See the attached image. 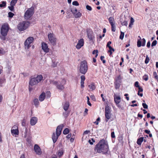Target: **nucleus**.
<instances>
[{
	"label": "nucleus",
	"instance_id": "f257e3e1",
	"mask_svg": "<svg viewBox=\"0 0 158 158\" xmlns=\"http://www.w3.org/2000/svg\"><path fill=\"white\" fill-rule=\"evenodd\" d=\"M95 150L99 153H102L103 154L107 153L109 149L107 142L104 139L100 140L96 145Z\"/></svg>",
	"mask_w": 158,
	"mask_h": 158
},
{
	"label": "nucleus",
	"instance_id": "f03ea898",
	"mask_svg": "<svg viewBox=\"0 0 158 158\" xmlns=\"http://www.w3.org/2000/svg\"><path fill=\"white\" fill-rule=\"evenodd\" d=\"M50 82L51 84L56 85L57 89L62 90L64 89V85L65 84L66 81L64 79H62L58 81H55L53 80H51Z\"/></svg>",
	"mask_w": 158,
	"mask_h": 158
},
{
	"label": "nucleus",
	"instance_id": "7ed1b4c3",
	"mask_svg": "<svg viewBox=\"0 0 158 158\" xmlns=\"http://www.w3.org/2000/svg\"><path fill=\"white\" fill-rule=\"evenodd\" d=\"M88 70V65L87 62L85 60L81 61L80 63L79 71L80 72L85 74L87 72Z\"/></svg>",
	"mask_w": 158,
	"mask_h": 158
},
{
	"label": "nucleus",
	"instance_id": "20e7f679",
	"mask_svg": "<svg viewBox=\"0 0 158 158\" xmlns=\"http://www.w3.org/2000/svg\"><path fill=\"white\" fill-rule=\"evenodd\" d=\"M43 79V77L42 75H38L35 77L31 78L29 82V84L31 86H33L37 84L40 82Z\"/></svg>",
	"mask_w": 158,
	"mask_h": 158
},
{
	"label": "nucleus",
	"instance_id": "39448f33",
	"mask_svg": "<svg viewBox=\"0 0 158 158\" xmlns=\"http://www.w3.org/2000/svg\"><path fill=\"white\" fill-rule=\"evenodd\" d=\"M29 24L30 23L28 21H23L18 24V28L20 31H24L29 26Z\"/></svg>",
	"mask_w": 158,
	"mask_h": 158
},
{
	"label": "nucleus",
	"instance_id": "423d86ee",
	"mask_svg": "<svg viewBox=\"0 0 158 158\" xmlns=\"http://www.w3.org/2000/svg\"><path fill=\"white\" fill-rule=\"evenodd\" d=\"M34 10V7L32 6L28 9L24 14L25 19L27 20L29 19L33 14Z\"/></svg>",
	"mask_w": 158,
	"mask_h": 158
},
{
	"label": "nucleus",
	"instance_id": "0eeeda50",
	"mask_svg": "<svg viewBox=\"0 0 158 158\" xmlns=\"http://www.w3.org/2000/svg\"><path fill=\"white\" fill-rule=\"evenodd\" d=\"M9 31V25L8 24L5 23L2 25L1 28V33L2 35L5 37L7 35Z\"/></svg>",
	"mask_w": 158,
	"mask_h": 158
},
{
	"label": "nucleus",
	"instance_id": "6e6552de",
	"mask_svg": "<svg viewBox=\"0 0 158 158\" xmlns=\"http://www.w3.org/2000/svg\"><path fill=\"white\" fill-rule=\"evenodd\" d=\"M48 38L51 44L53 45L56 44V39L54 34L50 33L48 35Z\"/></svg>",
	"mask_w": 158,
	"mask_h": 158
},
{
	"label": "nucleus",
	"instance_id": "1a4fd4ad",
	"mask_svg": "<svg viewBox=\"0 0 158 158\" xmlns=\"http://www.w3.org/2000/svg\"><path fill=\"white\" fill-rule=\"evenodd\" d=\"M11 133L12 135L15 136V137L18 135L19 133V131L18 129V127L16 125H15L13 127L11 131Z\"/></svg>",
	"mask_w": 158,
	"mask_h": 158
},
{
	"label": "nucleus",
	"instance_id": "9d476101",
	"mask_svg": "<svg viewBox=\"0 0 158 158\" xmlns=\"http://www.w3.org/2000/svg\"><path fill=\"white\" fill-rule=\"evenodd\" d=\"M41 47L42 49L45 52L47 53L49 52V49L48 48L47 44L46 43L42 42L41 43Z\"/></svg>",
	"mask_w": 158,
	"mask_h": 158
},
{
	"label": "nucleus",
	"instance_id": "9b49d317",
	"mask_svg": "<svg viewBox=\"0 0 158 158\" xmlns=\"http://www.w3.org/2000/svg\"><path fill=\"white\" fill-rule=\"evenodd\" d=\"M142 43L140 40H138L137 41V46L138 47H140L141 46H144L145 45L146 40L144 38H143L142 39Z\"/></svg>",
	"mask_w": 158,
	"mask_h": 158
},
{
	"label": "nucleus",
	"instance_id": "f8f14e48",
	"mask_svg": "<svg viewBox=\"0 0 158 158\" xmlns=\"http://www.w3.org/2000/svg\"><path fill=\"white\" fill-rule=\"evenodd\" d=\"M63 127V125L62 124L57 127L56 131V133L58 136H59L60 135Z\"/></svg>",
	"mask_w": 158,
	"mask_h": 158
},
{
	"label": "nucleus",
	"instance_id": "ddd939ff",
	"mask_svg": "<svg viewBox=\"0 0 158 158\" xmlns=\"http://www.w3.org/2000/svg\"><path fill=\"white\" fill-rule=\"evenodd\" d=\"M35 151L36 154L38 155H40L41 153V151L40 148L37 144H35L34 146Z\"/></svg>",
	"mask_w": 158,
	"mask_h": 158
},
{
	"label": "nucleus",
	"instance_id": "4468645a",
	"mask_svg": "<svg viewBox=\"0 0 158 158\" xmlns=\"http://www.w3.org/2000/svg\"><path fill=\"white\" fill-rule=\"evenodd\" d=\"M84 42L83 39H81L78 42V43L76 46V48L77 49H79L81 47L83 46L84 45Z\"/></svg>",
	"mask_w": 158,
	"mask_h": 158
},
{
	"label": "nucleus",
	"instance_id": "2eb2a0df",
	"mask_svg": "<svg viewBox=\"0 0 158 158\" xmlns=\"http://www.w3.org/2000/svg\"><path fill=\"white\" fill-rule=\"evenodd\" d=\"M37 118L36 117H32L30 120V124L31 126L35 125L37 123Z\"/></svg>",
	"mask_w": 158,
	"mask_h": 158
},
{
	"label": "nucleus",
	"instance_id": "dca6fc26",
	"mask_svg": "<svg viewBox=\"0 0 158 158\" xmlns=\"http://www.w3.org/2000/svg\"><path fill=\"white\" fill-rule=\"evenodd\" d=\"M114 99L116 105H118L120 103L121 101V98L120 96H116V95L114 96Z\"/></svg>",
	"mask_w": 158,
	"mask_h": 158
},
{
	"label": "nucleus",
	"instance_id": "f3484780",
	"mask_svg": "<svg viewBox=\"0 0 158 158\" xmlns=\"http://www.w3.org/2000/svg\"><path fill=\"white\" fill-rule=\"evenodd\" d=\"M85 77L84 75H82L81 76V88L84 87V81L85 80Z\"/></svg>",
	"mask_w": 158,
	"mask_h": 158
},
{
	"label": "nucleus",
	"instance_id": "a211bd4d",
	"mask_svg": "<svg viewBox=\"0 0 158 158\" xmlns=\"http://www.w3.org/2000/svg\"><path fill=\"white\" fill-rule=\"evenodd\" d=\"M69 106V102H66L63 104V109L65 111H67Z\"/></svg>",
	"mask_w": 158,
	"mask_h": 158
},
{
	"label": "nucleus",
	"instance_id": "6ab92c4d",
	"mask_svg": "<svg viewBox=\"0 0 158 158\" xmlns=\"http://www.w3.org/2000/svg\"><path fill=\"white\" fill-rule=\"evenodd\" d=\"M59 136H58L57 134L56 135L55 133H53L52 135V139L54 143H55L56 141Z\"/></svg>",
	"mask_w": 158,
	"mask_h": 158
},
{
	"label": "nucleus",
	"instance_id": "aec40b11",
	"mask_svg": "<svg viewBox=\"0 0 158 158\" xmlns=\"http://www.w3.org/2000/svg\"><path fill=\"white\" fill-rule=\"evenodd\" d=\"M45 94L43 92L39 96V100L40 101H43L45 99Z\"/></svg>",
	"mask_w": 158,
	"mask_h": 158
},
{
	"label": "nucleus",
	"instance_id": "412c9836",
	"mask_svg": "<svg viewBox=\"0 0 158 158\" xmlns=\"http://www.w3.org/2000/svg\"><path fill=\"white\" fill-rule=\"evenodd\" d=\"M88 87L89 88V90L92 91L95 89L96 87L94 83H92L88 85Z\"/></svg>",
	"mask_w": 158,
	"mask_h": 158
},
{
	"label": "nucleus",
	"instance_id": "4be33fe9",
	"mask_svg": "<svg viewBox=\"0 0 158 158\" xmlns=\"http://www.w3.org/2000/svg\"><path fill=\"white\" fill-rule=\"evenodd\" d=\"M138 88L139 90L138 91V95L140 96L141 97H142L143 96V94L142 93H140V92H142L143 91V89L141 87H139Z\"/></svg>",
	"mask_w": 158,
	"mask_h": 158
},
{
	"label": "nucleus",
	"instance_id": "5701e85b",
	"mask_svg": "<svg viewBox=\"0 0 158 158\" xmlns=\"http://www.w3.org/2000/svg\"><path fill=\"white\" fill-rule=\"evenodd\" d=\"M143 140V137H140L137 139V143L139 145H141Z\"/></svg>",
	"mask_w": 158,
	"mask_h": 158
},
{
	"label": "nucleus",
	"instance_id": "b1692460",
	"mask_svg": "<svg viewBox=\"0 0 158 158\" xmlns=\"http://www.w3.org/2000/svg\"><path fill=\"white\" fill-rule=\"evenodd\" d=\"M105 116L106 118V121L107 122L111 118L110 113H105Z\"/></svg>",
	"mask_w": 158,
	"mask_h": 158
},
{
	"label": "nucleus",
	"instance_id": "393cba45",
	"mask_svg": "<svg viewBox=\"0 0 158 158\" xmlns=\"http://www.w3.org/2000/svg\"><path fill=\"white\" fill-rule=\"evenodd\" d=\"M34 39L32 37H28L25 41V44H27V42H29L30 43H31L33 41Z\"/></svg>",
	"mask_w": 158,
	"mask_h": 158
},
{
	"label": "nucleus",
	"instance_id": "a878e982",
	"mask_svg": "<svg viewBox=\"0 0 158 158\" xmlns=\"http://www.w3.org/2000/svg\"><path fill=\"white\" fill-rule=\"evenodd\" d=\"M109 21L110 25L115 23L114 19V18L112 17H110L109 18Z\"/></svg>",
	"mask_w": 158,
	"mask_h": 158
},
{
	"label": "nucleus",
	"instance_id": "bb28decb",
	"mask_svg": "<svg viewBox=\"0 0 158 158\" xmlns=\"http://www.w3.org/2000/svg\"><path fill=\"white\" fill-rule=\"evenodd\" d=\"M105 113H110V107L108 105L106 106L105 107Z\"/></svg>",
	"mask_w": 158,
	"mask_h": 158
},
{
	"label": "nucleus",
	"instance_id": "cd10ccee",
	"mask_svg": "<svg viewBox=\"0 0 158 158\" xmlns=\"http://www.w3.org/2000/svg\"><path fill=\"white\" fill-rule=\"evenodd\" d=\"M34 104L36 107H37L39 105V102L38 99H35L34 100Z\"/></svg>",
	"mask_w": 158,
	"mask_h": 158
},
{
	"label": "nucleus",
	"instance_id": "c85d7f7f",
	"mask_svg": "<svg viewBox=\"0 0 158 158\" xmlns=\"http://www.w3.org/2000/svg\"><path fill=\"white\" fill-rule=\"evenodd\" d=\"M64 153L63 151L62 150H59L58 152V155L59 158L61 157L63 155Z\"/></svg>",
	"mask_w": 158,
	"mask_h": 158
},
{
	"label": "nucleus",
	"instance_id": "c756f323",
	"mask_svg": "<svg viewBox=\"0 0 158 158\" xmlns=\"http://www.w3.org/2000/svg\"><path fill=\"white\" fill-rule=\"evenodd\" d=\"M87 35L88 38L90 40H93V37L92 34V33H91L90 32L88 33Z\"/></svg>",
	"mask_w": 158,
	"mask_h": 158
},
{
	"label": "nucleus",
	"instance_id": "7c9ffc66",
	"mask_svg": "<svg viewBox=\"0 0 158 158\" xmlns=\"http://www.w3.org/2000/svg\"><path fill=\"white\" fill-rule=\"evenodd\" d=\"M31 43H30L29 42H27V44H25V43H24V45H25V48H27V49H28L30 47V44Z\"/></svg>",
	"mask_w": 158,
	"mask_h": 158
},
{
	"label": "nucleus",
	"instance_id": "2f4dec72",
	"mask_svg": "<svg viewBox=\"0 0 158 158\" xmlns=\"http://www.w3.org/2000/svg\"><path fill=\"white\" fill-rule=\"evenodd\" d=\"M115 85V88L116 89H118L120 86V84L117 81H116L114 83Z\"/></svg>",
	"mask_w": 158,
	"mask_h": 158
},
{
	"label": "nucleus",
	"instance_id": "473e14b6",
	"mask_svg": "<svg viewBox=\"0 0 158 158\" xmlns=\"http://www.w3.org/2000/svg\"><path fill=\"white\" fill-rule=\"evenodd\" d=\"M134 22V19L132 17H131L130 20V23L129 26V27H131V26L133 25V23Z\"/></svg>",
	"mask_w": 158,
	"mask_h": 158
},
{
	"label": "nucleus",
	"instance_id": "72a5a7b5",
	"mask_svg": "<svg viewBox=\"0 0 158 158\" xmlns=\"http://www.w3.org/2000/svg\"><path fill=\"white\" fill-rule=\"evenodd\" d=\"M111 30L112 31L114 32L116 30V26L115 23L111 24Z\"/></svg>",
	"mask_w": 158,
	"mask_h": 158
},
{
	"label": "nucleus",
	"instance_id": "f704fd0d",
	"mask_svg": "<svg viewBox=\"0 0 158 158\" xmlns=\"http://www.w3.org/2000/svg\"><path fill=\"white\" fill-rule=\"evenodd\" d=\"M10 6H9L8 7V8H9V9L11 11H14V6H14V5H11V4H10Z\"/></svg>",
	"mask_w": 158,
	"mask_h": 158
},
{
	"label": "nucleus",
	"instance_id": "c9c22d12",
	"mask_svg": "<svg viewBox=\"0 0 158 158\" xmlns=\"http://www.w3.org/2000/svg\"><path fill=\"white\" fill-rule=\"evenodd\" d=\"M69 132V129L66 128L64 129L63 131V133L64 135H66L68 134Z\"/></svg>",
	"mask_w": 158,
	"mask_h": 158
},
{
	"label": "nucleus",
	"instance_id": "e433bc0d",
	"mask_svg": "<svg viewBox=\"0 0 158 158\" xmlns=\"http://www.w3.org/2000/svg\"><path fill=\"white\" fill-rule=\"evenodd\" d=\"M69 114V112L68 111H65V112H64L63 113V115L65 117H67L68 116Z\"/></svg>",
	"mask_w": 158,
	"mask_h": 158
},
{
	"label": "nucleus",
	"instance_id": "4c0bfd02",
	"mask_svg": "<svg viewBox=\"0 0 158 158\" xmlns=\"http://www.w3.org/2000/svg\"><path fill=\"white\" fill-rule=\"evenodd\" d=\"M75 18H77L80 17L81 15V14L79 12H78L77 13H75V14H74Z\"/></svg>",
	"mask_w": 158,
	"mask_h": 158
},
{
	"label": "nucleus",
	"instance_id": "58836bf2",
	"mask_svg": "<svg viewBox=\"0 0 158 158\" xmlns=\"http://www.w3.org/2000/svg\"><path fill=\"white\" fill-rule=\"evenodd\" d=\"M18 0H12L10 3V4L15 6Z\"/></svg>",
	"mask_w": 158,
	"mask_h": 158
},
{
	"label": "nucleus",
	"instance_id": "ea45409f",
	"mask_svg": "<svg viewBox=\"0 0 158 158\" xmlns=\"http://www.w3.org/2000/svg\"><path fill=\"white\" fill-rule=\"evenodd\" d=\"M6 6V2L5 1H2V4H0V7H5Z\"/></svg>",
	"mask_w": 158,
	"mask_h": 158
},
{
	"label": "nucleus",
	"instance_id": "a19ab883",
	"mask_svg": "<svg viewBox=\"0 0 158 158\" xmlns=\"http://www.w3.org/2000/svg\"><path fill=\"white\" fill-rule=\"evenodd\" d=\"M109 48V50L108 51V52L110 53V55H111L112 54V51L113 52H114V49L111 46H110Z\"/></svg>",
	"mask_w": 158,
	"mask_h": 158
},
{
	"label": "nucleus",
	"instance_id": "79ce46f5",
	"mask_svg": "<svg viewBox=\"0 0 158 158\" xmlns=\"http://www.w3.org/2000/svg\"><path fill=\"white\" fill-rule=\"evenodd\" d=\"M5 81V79L3 78H0V85L1 86H2V84Z\"/></svg>",
	"mask_w": 158,
	"mask_h": 158
},
{
	"label": "nucleus",
	"instance_id": "37998d69",
	"mask_svg": "<svg viewBox=\"0 0 158 158\" xmlns=\"http://www.w3.org/2000/svg\"><path fill=\"white\" fill-rule=\"evenodd\" d=\"M149 60H150L149 58L148 57V55H147V56H146V59L145 60V63L146 64H148L149 62Z\"/></svg>",
	"mask_w": 158,
	"mask_h": 158
},
{
	"label": "nucleus",
	"instance_id": "c03bdc74",
	"mask_svg": "<svg viewBox=\"0 0 158 158\" xmlns=\"http://www.w3.org/2000/svg\"><path fill=\"white\" fill-rule=\"evenodd\" d=\"M121 22L123 25L127 26V22L126 20H124L123 22L122 21H121Z\"/></svg>",
	"mask_w": 158,
	"mask_h": 158
},
{
	"label": "nucleus",
	"instance_id": "a18cd8bd",
	"mask_svg": "<svg viewBox=\"0 0 158 158\" xmlns=\"http://www.w3.org/2000/svg\"><path fill=\"white\" fill-rule=\"evenodd\" d=\"M124 35V33L121 32V34L119 36V38L121 40H123Z\"/></svg>",
	"mask_w": 158,
	"mask_h": 158
},
{
	"label": "nucleus",
	"instance_id": "49530a36",
	"mask_svg": "<svg viewBox=\"0 0 158 158\" xmlns=\"http://www.w3.org/2000/svg\"><path fill=\"white\" fill-rule=\"evenodd\" d=\"M8 15L9 17L11 18L14 15V14L12 12H10L8 13Z\"/></svg>",
	"mask_w": 158,
	"mask_h": 158
},
{
	"label": "nucleus",
	"instance_id": "de8ad7c7",
	"mask_svg": "<svg viewBox=\"0 0 158 158\" xmlns=\"http://www.w3.org/2000/svg\"><path fill=\"white\" fill-rule=\"evenodd\" d=\"M157 43V41L156 40H155L152 43L151 46L153 47L156 45Z\"/></svg>",
	"mask_w": 158,
	"mask_h": 158
},
{
	"label": "nucleus",
	"instance_id": "09e8293b",
	"mask_svg": "<svg viewBox=\"0 0 158 158\" xmlns=\"http://www.w3.org/2000/svg\"><path fill=\"white\" fill-rule=\"evenodd\" d=\"M143 79L145 81H147L148 80V76L147 75H145L143 76Z\"/></svg>",
	"mask_w": 158,
	"mask_h": 158
},
{
	"label": "nucleus",
	"instance_id": "8fccbe9b",
	"mask_svg": "<svg viewBox=\"0 0 158 158\" xmlns=\"http://www.w3.org/2000/svg\"><path fill=\"white\" fill-rule=\"evenodd\" d=\"M72 4L74 6H78L79 5L78 2L77 1H74L73 2Z\"/></svg>",
	"mask_w": 158,
	"mask_h": 158
},
{
	"label": "nucleus",
	"instance_id": "3c124183",
	"mask_svg": "<svg viewBox=\"0 0 158 158\" xmlns=\"http://www.w3.org/2000/svg\"><path fill=\"white\" fill-rule=\"evenodd\" d=\"M71 11L73 14H75L77 11V10L76 8H74L72 9Z\"/></svg>",
	"mask_w": 158,
	"mask_h": 158
},
{
	"label": "nucleus",
	"instance_id": "603ef678",
	"mask_svg": "<svg viewBox=\"0 0 158 158\" xmlns=\"http://www.w3.org/2000/svg\"><path fill=\"white\" fill-rule=\"evenodd\" d=\"M86 98H87V104L89 106H91L92 105H91V103L89 101V97L88 96H87Z\"/></svg>",
	"mask_w": 158,
	"mask_h": 158
},
{
	"label": "nucleus",
	"instance_id": "864d4df0",
	"mask_svg": "<svg viewBox=\"0 0 158 158\" xmlns=\"http://www.w3.org/2000/svg\"><path fill=\"white\" fill-rule=\"evenodd\" d=\"M142 106L144 108V109H148V106L145 103H143Z\"/></svg>",
	"mask_w": 158,
	"mask_h": 158
},
{
	"label": "nucleus",
	"instance_id": "5fc2aeb1",
	"mask_svg": "<svg viewBox=\"0 0 158 158\" xmlns=\"http://www.w3.org/2000/svg\"><path fill=\"white\" fill-rule=\"evenodd\" d=\"M86 8L87 10L89 11H91L92 10L91 7L88 5L86 6Z\"/></svg>",
	"mask_w": 158,
	"mask_h": 158
},
{
	"label": "nucleus",
	"instance_id": "6e6d98bb",
	"mask_svg": "<svg viewBox=\"0 0 158 158\" xmlns=\"http://www.w3.org/2000/svg\"><path fill=\"white\" fill-rule=\"evenodd\" d=\"M134 85L135 87L137 88H139V87H140L139 85V82L137 81H136Z\"/></svg>",
	"mask_w": 158,
	"mask_h": 158
},
{
	"label": "nucleus",
	"instance_id": "4d7b16f0",
	"mask_svg": "<svg viewBox=\"0 0 158 158\" xmlns=\"http://www.w3.org/2000/svg\"><path fill=\"white\" fill-rule=\"evenodd\" d=\"M100 120V118L99 117H98L97 118L96 121L94 122V123L96 124V125H98V121H99Z\"/></svg>",
	"mask_w": 158,
	"mask_h": 158
},
{
	"label": "nucleus",
	"instance_id": "13d9d810",
	"mask_svg": "<svg viewBox=\"0 0 158 158\" xmlns=\"http://www.w3.org/2000/svg\"><path fill=\"white\" fill-rule=\"evenodd\" d=\"M153 76L154 77V78L156 79L158 77V76L157 75V73L156 72H153Z\"/></svg>",
	"mask_w": 158,
	"mask_h": 158
},
{
	"label": "nucleus",
	"instance_id": "bf43d9fd",
	"mask_svg": "<svg viewBox=\"0 0 158 158\" xmlns=\"http://www.w3.org/2000/svg\"><path fill=\"white\" fill-rule=\"evenodd\" d=\"M25 120L24 119H23L22 123V125L23 126H25Z\"/></svg>",
	"mask_w": 158,
	"mask_h": 158
},
{
	"label": "nucleus",
	"instance_id": "052dcab7",
	"mask_svg": "<svg viewBox=\"0 0 158 158\" xmlns=\"http://www.w3.org/2000/svg\"><path fill=\"white\" fill-rule=\"evenodd\" d=\"M111 137L112 138H114L115 137L114 132L113 131L111 133Z\"/></svg>",
	"mask_w": 158,
	"mask_h": 158
},
{
	"label": "nucleus",
	"instance_id": "680f3d73",
	"mask_svg": "<svg viewBox=\"0 0 158 158\" xmlns=\"http://www.w3.org/2000/svg\"><path fill=\"white\" fill-rule=\"evenodd\" d=\"M111 44V41H109L107 44H106V47H108L109 48L110 46H110V45Z\"/></svg>",
	"mask_w": 158,
	"mask_h": 158
},
{
	"label": "nucleus",
	"instance_id": "e2e57ef3",
	"mask_svg": "<svg viewBox=\"0 0 158 158\" xmlns=\"http://www.w3.org/2000/svg\"><path fill=\"white\" fill-rule=\"evenodd\" d=\"M27 128H26L25 132H24V137L26 138L27 136Z\"/></svg>",
	"mask_w": 158,
	"mask_h": 158
},
{
	"label": "nucleus",
	"instance_id": "0e129e2a",
	"mask_svg": "<svg viewBox=\"0 0 158 158\" xmlns=\"http://www.w3.org/2000/svg\"><path fill=\"white\" fill-rule=\"evenodd\" d=\"M150 45H151L150 42L149 41L147 43V47H148V48H149L150 47Z\"/></svg>",
	"mask_w": 158,
	"mask_h": 158
},
{
	"label": "nucleus",
	"instance_id": "69168bd1",
	"mask_svg": "<svg viewBox=\"0 0 158 158\" xmlns=\"http://www.w3.org/2000/svg\"><path fill=\"white\" fill-rule=\"evenodd\" d=\"M90 97L93 101H94L95 100V98L94 95H91L90 96Z\"/></svg>",
	"mask_w": 158,
	"mask_h": 158
},
{
	"label": "nucleus",
	"instance_id": "338daca9",
	"mask_svg": "<svg viewBox=\"0 0 158 158\" xmlns=\"http://www.w3.org/2000/svg\"><path fill=\"white\" fill-rule=\"evenodd\" d=\"M90 132L89 131L86 130L84 132V134H87Z\"/></svg>",
	"mask_w": 158,
	"mask_h": 158
},
{
	"label": "nucleus",
	"instance_id": "774afa93",
	"mask_svg": "<svg viewBox=\"0 0 158 158\" xmlns=\"http://www.w3.org/2000/svg\"><path fill=\"white\" fill-rule=\"evenodd\" d=\"M144 132L147 134H149L150 133V131L147 130H145Z\"/></svg>",
	"mask_w": 158,
	"mask_h": 158
}]
</instances>
